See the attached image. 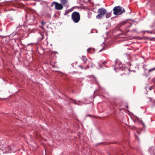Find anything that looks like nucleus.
<instances>
[{"label":"nucleus","instance_id":"6e6552de","mask_svg":"<svg viewBox=\"0 0 155 155\" xmlns=\"http://www.w3.org/2000/svg\"><path fill=\"white\" fill-rule=\"evenodd\" d=\"M95 50L94 48H90L87 50V52L88 53L90 54H92L94 52Z\"/></svg>","mask_w":155,"mask_h":155},{"label":"nucleus","instance_id":"412c9836","mask_svg":"<svg viewBox=\"0 0 155 155\" xmlns=\"http://www.w3.org/2000/svg\"><path fill=\"white\" fill-rule=\"evenodd\" d=\"M123 108H120V111H121V110H123Z\"/></svg>","mask_w":155,"mask_h":155},{"label":"nucleus","instance_id":"f8f14e48","mask_svg":"<svg viewBox=\"0 0 155 155\" xmlns=\"http://www.w3.org/2000/svg\"><path fill=\"white\" fill-rule=\"evenodd\" d=\"M149 152L151 153V154L153 155H155V150H154L153 148H151V149H150Z\"/></svg>","mask_w":155,"mask_h":155},{"label":"nucleus","instance_id":"dca6fc26","mask_svg":"<svg viewBox=\"0 0 155 155\" xmlns=\"http://www.w3.org/2000/svg\"><path fill=\"white\" fill-rule=\"evenodd\" d=\"M147 67V65L144 64L143 66V68L144 69V70H147V69L146 68Z\"/></svg>","mask_w":155,"mask_h":155},{"label":"nucleus","instance_id":"f03ea898","mask_svg":"<svg viewBox=\"0 0 155 155\" xmlns=\"http://www.w3.org/2000/svg\"><path fill=\"white\" fill-rule=\"evenodd\" d=\"M113 10L114 14L115 15H121L125 12L124 9L120 6L114 7Z\"/></svg>","mask_w":155,"mask_h":155},{"label":"nucleus","instance_id":"2eb2a0df","mask_svg":"<svg viewBox=\"0 0 155 155\" xmlns=\"http://www.w3.org/2000/svg\"><path fill=\"white\" fill-rule=\"evenodd\" d=\"M155 70V67L154 68H152V69H149V71H148V72L150 73V72L152 71H154Z\"/></svg>","mask_w":155,"mask_h":155},{"label":"nucleus","instance_id":"aec40b11","mask_svg":"<svg viewBox=\"0 0 155 155\" xmlns=\"http://www.w3.org/2000/svg\"><path fill=\"white\" fill-rule=\"evenodd\" d=\"M102 67L101 66V65H99V68H101V67Z\"/></svg>","mask_w":155,"mask_h":155},{"label":"nucleus","instance_id":"9d476101","mask_svg":"<svg viewBox=\"0 0 155 155\" xmlns=\"http://www.w3.org/2000/svg\"><path fill=\"white\" fill-rule=\"evenodd\" d=\"M40 36L39 37L38 40L39 41H41L45 38L44 36V33L43 32H41L40 33Z\"/></svg>","mask_w":155,"mask_h":155},{"label":"nucleus","instance_id":"4468645a","mask_svg":"<svg viewBox=\"0 0 155 155\" xmlns=\"http://www.w3.org/2000/svg\"><path fill=\"white\" fill-rule=\"evenodd\" d=\"M79 67L81 68L82 69L86 70L87 69V66L86 67H83L81 65H79Z\"/></svg>","mask_w":155,"mask_h":155},{"label":"nucleus","instance_id":"ddd939ff","mask_svg":"<svg viewBox=\"0 0 155 155\" xmlns=\"http://www.w3.org/2000/svg\"><path fill=\"white\" fill-rule=\"evenodd\" d=\"M111 15V14L110 12H108L107 13L106 15V17L107 18H110Z\"/></svg>","mask_w":155,"mask_h":155},{"label":"nucleus","instance_id":"39448f33","mask_svg":"<svg viewBox=\"0 0 155 155\" xmlns=\"http://www.w3.org/2000/svg\"><path fill=\"white\" fill-rule=\"evenodd\" d=\"M53 58V56L52 54L50 56L49 61L51 65L52 66L53 68H58L59 66L56 64L57 62L55 61L54 59L52 58Z\"/></svg>","mask_w":155,"mask_h":155},{"label":"nucleus","instance_id":"6ab92c4d","mask_svg":"<svg viewBox=\"0 0 155 155\" xmlns=\"http://www.w3.org/2000/svg\"><path fill=\"white\" fill-rule=\"evenodd\" d=\"M132 31H136V29H134Z\"/></svg>","mask_w":155,"mask_h":155},{"label":"nucleus","instance_id":"0eeeda50","mask_svg":"<svg viewBox=\"0 0 155 155\" xmlns=\"http://www.w3.org/2000/svg\"><path fill=\"white\" fill-rule=\"evenodd\" d=\"M88 65L87 66V68H89L90 67L91 68H92L93 66V63L92 62L91 59H90L87 61Z\"/></svg>","mask_w":155,"mask_h":155},{"label":"nucleus","instance_id":"1a4fd4ad","mask_svg":"<svg viewBox=\"0 0 155 155\" xmlns=\"http://www.w3.org/2000/svg\"><path fill=\"white\" fill-rule=\"evenodd\" d=\"M61 2L62 5L67 6L68 5V0H61Z\"/></svg>","mask_w":155,"mask_h":155},{"label":"nucleus","instance_id":"a878e982","mask_svg":"<svg viewBox=\"0 0 155 155\" xmlns=\"http://www.w3.org/2000/svg\"><path fill=\"white\" fill-rule=\"evenodd\" d=\"M150 100H151V98H150Z\"/></svg>","mask_w":155,"mask_h":155},{"label":"nucleus","instance_id":"4be33fe9","mask_svg":"<svg viewBox=\"0 0 155 155\" xmlns=\"http://www.w3.org/2000/svg\"><path fill=\"white\" fill-rule=\"evenodd\" d=\"M103 48H102V49L101 50H100V51H101L102 50H103Z\"/></svg>","mask_w":155,"mask_h":155},{"label":"nucleus","instance_id":"cd10ccee","mask_svg":"<svg viewBox=\"0 0 155 155\" xmlns=\"http://www.w3.org/2000/svg\"><path fill=\"white\" fill-rule=\"evenodd\" d=\"M154 102H155V100L154 101Z\"/></svg>","mask_w":155,"mask_h":155},{"label":"nucleus","instance_id":"f257e3e1","mask_svg":"<svg viewBox=\"0 0 155 155\" xmlns=\"http://www.w3.org/2000/svg\"><path fill=\"white\" fill-rule=\"evenodd\" d=\"M114 70L116 71H118V70L119 71H124V72L123 74H126V72H128L130 71V69L127 67H126L125 65H122L120 63V62L117 61L115 63Z\"/></svg>","mask_w":155,"mask_h":155},{"label":"nucleus","instance_id":"7ed1b4c3","mask_svg":"<svg viewBox=\"0 0 155 155\" xmlns=\"http://www.w3.org/2000/svg\"><path fill=\"white\" fill-rule=\"evenodd\" d=\"M71 18L74 23H78L80 19L79 13L76 12H73L71 15Z\"/></svg>","mask_w":155,"mask_h":155},{"label":"nucleus","instance_id":"393cba45","mask_svg":"<svg viewBox=\"0 0 155 155\" xmlns=\"http://www.w3.org/2000/svg\"><path fill=\"white\" fill-rule=\"evenodd\" d=\"M143 126L144 127V124H143Z\"/></svg>","mask_w":155,"mask_h":155},{"label":"nucleus","instance_id":"bb28decb","mask_svg":"<svg viewBox=\"0 0 155 155\" xmlns=\"http://www.w3.org/2000/svg\"><path fill=\"white\" fill-rule=\"evenodd\" d=\"M138 134H140V133H138Z\"/></svg>","mask_w":155,"mask_h":155},{"label":"nucleus","instance_id":"b1692460","mask_svg":"<svg viewBox=\"0 0 155 155\" xmlns=\"http://www.w3.org/2000/svg\"><path fill=\"white\" fill-rule=\"evenodd\" d=\"M91 115H87V116H91Z\"/></svg>","mask_w":155,"mask_h":155},{"label":"nucleus","instance_id":"a211bd4d","mask_svg":"<svg viewBox=\"0 0 155 155\" xmlns=\"http://www.w3.org/2000/svg\"><path fill=\"white\" fill-rule=\"evenodd\" d=\"M106 61H104V62H103L102 63V64H106Z\"/></svg>","mask_w":155,"mask_h":155},{"label":"nucleus","instance_id":"9b49d317","mask_svg":"<svg viewBox=\"0 0 155 155\" xmlns=\"http://www.w3.org/2000/svg\"><path fill=\"white\" fill-rule=\"evenodd\" d=\"M81 58L84 64H86L87 61V59L86 57L85 56H82Z\"/></svg>","mask_w":155,"mask_h":155},{"label":"nucleus","instance_id":"423d86ee","mask_svg":"<svg viewBox=\"0 0 155 155\" xmlns=\"http://www.w3.org/2000/svg\"><path fill=\"white\" fill-rule=\"evenodd\" d=\"M53 5H55V9L57 10H61L63 8V6L61 4L57 2H53L51 5V7H52Z\"/></svg>","mask_w":155,"mask_h":155},{"label":"nucleus","instance_id":"20e7f679","mask_svg":"<svg viewBox=\"0 0 155 155\" xmlns=\"http://www.w3.org/2000/svg\"><path fill=\"white\" fill-rule=\"evenodd\" d=\"M107 12V11L105 9L101 8H99L97 11L98 13L96 16V18L97 19H101L103 16H104Z\"/></svg>","mask_w":155,"mask_h":155},{"label":"nucleus","instance_id":"5701e85b","mask_svg":"<svg viewBox=\"0 0 155 155\" xmlns=\"http://www.w3.org/2000/svg\"><path fill=\"white\" fill-rule=\"evenodd\" d=\"M126 107L127 108H128V106L127 105V106H126Z\"/></svg>","mask_w":155,"mask_h":155},{"label":"nucleus","instance_id":"f3484780","mask_svg":"<svg viewBox=\"0 0 155 155\" xmlns=\"http://www.w3.org/2000/svg\"><path fill=\"white\" fill-rule=\"evenodd\" d=\"M146 32H147L148 33H152V31H146Z\"/></svg>","mask_w":155,"mask_h":155}]
</instances>
